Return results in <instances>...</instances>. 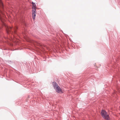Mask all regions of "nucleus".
<instances>
[{
  "instance_id": "4",
  "label": "nucleus",
  "mask_w": 120,
  "mask_h": 120,
  "mask_svg": "<svg viewBox=\"0 0 120 120\" xmlns=\"http://www.w3.org/2000/svg\"><path fill=\"white\" fill-rule=\"evenodd\" d=\"M3 5V4L2 3L1 0H0V6L1 7H2Z\"/></svg>"
},
{
  "instance_id": "3",
  "label": "nucleus",
  "mask_w": 120,
  "mask_h": 120,
  "mask_svg": "<svg viewBox=\"0 0 120 120\" xmlns=\"http://www.w3.org/2000/svg\"><path fill=\"white\" fill-rule=\"evenodd\" d=\"M101 114L102 116L105 119L107 120H110L109 115L104 110H102L101 112Z\"/></svg>"
},
{
  "instance_id": "1",
  "label": "nucleus",
  "mask_w": 120,
  "mask_h": 120,
  "mask_svg": "<svg viewBox=\"0 0 120 120\" xmlns=\"http://www.w3.org/2000/svg\"><path fill=\"white\" fill-rule=\"evenodd\" d=\"M52 84L54 88L55 89L56 91L57 92L60 93H63L62 90L56 82H53Z\"/></svg>"
},
{
  "instance_id": "2",
  "label": "nucleus",
  "mask_w": 120,
  "mask_h": 120,
  "mask_svg": "<svg viewBox=\"0 0 120 120\" xmlns=\"http://www.w3.org/2000/svg\"><path fill=\"white\" fill-rule=\"evenodd\" d=\"M32 18L33 20H34L35 19V17L36 14V5L35 3L33 2H32Z\"/></svg>"
}]
</instances>
